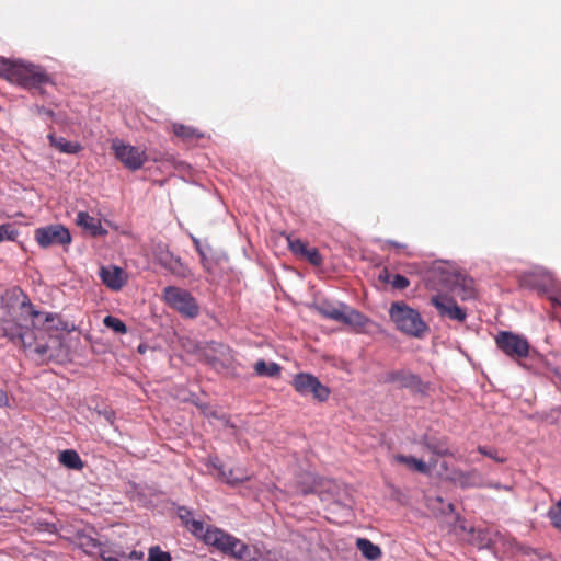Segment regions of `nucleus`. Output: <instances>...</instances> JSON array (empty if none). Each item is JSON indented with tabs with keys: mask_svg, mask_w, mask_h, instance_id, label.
Wrapping results in <instances>:
<instances>
[{
	"mask_svg": "<svg viewBox=\"0 0 561 561\" xmlns=\"http://www.w3.org/2000/svg\"><path fill=\"white\" fill-rule=\"evenodd\" d=\"M340 322L353 328H364L368 323V319L362 312L345 307Z\"/></svg>",
	"mask_w": 561,
	"mask_h": 561,
	"instance_id": "nucleus-21",
	"label": "nucleus"
},
{
	"mask_svg": "<svg viewBox=\"0 0 561 561\" xmlns=\"http://www.w3.org/2000/svg\"><path fill=\"white\" fill-rule=\"evenodd\" d=\"M301 259H305L313 266H320L323 263V257L317 248H309L306 250Z\"/></svg>",
	"mask_w": 561,
	"mask_h": 561,
	"instance_id": "nucleus-36",
	"label": "nucleus"
},
{
	"mask_svg": "<svg viewBox=\"0 0 561 561\" xmlns=\"http://www.w3.org/2000/svg\"><path fill=\"white\" fill-rule=\"evenodd\" d=\"M164 302L182 317L195 319L199 314V305L186 289L178 286H167L162 291Z\"/></svg>",
	"mask_w": 561,
	"mask_h": 561,
	"instance_id": "nucleus-6",
	"label": "nucleus"
},
{
	"mask_svg": "<svg viewBox=\"0 0 561 561\" xmlns=\"http://www.w3.org/2000/svg\"><path fill=\"white\" fill-rule=\"evenodd\" d=\"M193 243H194L195 249H196V251L198 252V254L204 253V250L202 249V245H201V242H199V240H198V239L194 238V239H193Z\"/></svg>",
	"mask_w": 561,
	"mask_h": 561,
	"instance_id": "nucleus-45",
	"label": "nucleus"
},
{
	"mask_svg": "<svg viewBox=\"0 0 561 561\" xmlns=\"http://www.w3.org/2000/svg\"><path fill=\"white\" fill-rule=\"evenodd\" d=\"M528 278H531V275H528V277H525V282H527Z\"/></svg>",
	"mask_w": 561,
	"mask_h": 561,
	"instance_id": "nucleus-46",
	"label": "nucleus"
},
{
	"mask_svg": "<svg viewBox=\"0 0 561 561\" xmlns=\"http://www.w3.org/2000/svg\"><path fill=\"white\" fill-rule=\"evenodd\" d=\"M548 517L551 525L561 533V499L550 506Z\"/></svg>",
	"mask_w": 561,
	"mask_h": 561,
	"instance_id": "nucleus-31",
	"label": "nucleus"
},
{
	"mask_svg": "<svg viewBox=\"0 0 561 561\" xmlns=\"http://www.w3.org/2000/svg\"><path fill=\"white\" fill-rule=\"evenodd\" d=\"M76 222L78 226L89 231L92 236H103L107 231L102 227L101 220L90 216L87 211H79Z\"/></svg>",
	"mask_w": 561,
	"mask_h": 561,
	"instance_id": "nucleus-16",
	"label": "nucleus"
},
{
	"mask_svg": "<svg viewBox=\"0 0 561 561\" xmlns=\"http://www.w3.org/2000/svg\"><path fill=\"white\" fill-rule=\"evenodd\" d=\"M431 305L436 308L442 318H447L457 322H465L467 319L466 309L458 306L454 298L446 295H434L431 298Z\"/></svg>",
	"mask_w": 561,
	"mask_h": 561,
	"instance_id": "nucleus-11",
	"label": "nucleus"
},
{
	"mask_svg": "<svg viewBox=\"0 0 561 561\" xmlns=\"http://www.w3.org/2000/svg\"><path fill=\"white\" fill-rule=\"evenodd\" d=\"M495 344L506 356L512 359H522L528 356L530 345L528 341L510 331H501L495 336Z\"/></svg>",
	"mask_w": 561,
	"mask_h": 561,
	"instance_id": "nucleus-7",
	"label": "nucleus"
},
{
	"mask_svg": "<svg viewBox=\"0 0 561 561\" xmlns=\"http://www.w3.org/2000/svg\"><path fill=\"white\" fill-rule=\"evenodd\" d=\"M115 158L119 160L125 168L136 171L144 167L147 161L145 150L138 147L126 145L121 140H114L112 144Z\"/></svg>",
	"mask_w": 561,
	"mask_h": 561,
	"instance_id": "nucleus-10",
	"label": "nucleus"
},
{
	"mask_svg": "<svg viewBox=\"0 0 561 561\" xmlns=\"http://www.w3.org/2000/svg\"><path fill=\"white\" fill-rule=\"evenodd\" d=\"M454 480L461 488H481L483 485L482 476L477 469L456 472Z\"/></svg>",
	"mask_w": 561,
	"mask_h": 561,
	"instance_id": "nucleus-18",
	"label": "nucleus"
},
{
	"mask_svg": "<svg viewBox=\"0 0 561 561\" xmlns=\"http://www.w3.org/2000/svg\"><path fill=\"white\" fill-rule=\"evenodd\" d=\"M424 446L434 455L445 457L454 456V453L449 449L446 438H436L425 436L423 439Z\"/></svg>",
	"mask_w": 561,
	"mask_h": 561,
	"instance_id": "nucleus-19",
	"label": "nucleus"
},
{
	"mask_svg": "<svg viewBox=\"0 0 561 561\" xmlns=\"http://www.w3.org/2000/svg\"><path fill=\"white\" fill-rule=\"evenodd\" d=\"M148 561H171L169 552L163 551L159 546L149 548Z\"/></svg>",
	"mask_w": 561,
	"mask_h": 561,
	"instance_id": "nucleus-34",
	"label": "nucleus"
},
{
	"mask_svg": "<svg viewBox=\"0 0 561 561\" xmlns=\"http://www.w3.org/2000/svg\"><path fill=\"white\" fill-rule=\"evenodd\" d=\"M8 402L7 392L0 389V408L5 405Z\"/></svg>",
	"mask_w": 561,
	"mask_h": 561,
	"instance_id": "nucleus-42",
	"label": "nucleus"
},
{
	"mask_svg": "<svg viewBox=\"0 0 561 561\" xmlns=\"http://www.w3.org/2000/svg\"><path fill=\"white\" fill-rule=\"evenodd\" d=\"M19 236L18 230L11 224L0 226V242L14 241Z\"/></svg>",
	"mask_w": 561,
	"mask_h": 561,
	"instance_id": "nucleus-35",
	"label": "nucleus"
},
{
	"mask_svg": "<svg viewBox=\"0 0 561 561\" xmlns=\"http://www.w3.org/2000/svg\"><path fill=\"white\" fill-rule=\"evenodd\" d=\"M356 547L367 560L374 561L381 556V549L369 539L358 538Z\"/></svg>",
	"mask_w": 561,
	"mask_h": 561,
	"instance_id": "nucleus-24",
	"label": "nucleus"
},
{
	"mask_svg": "<svg viewBox=\"0 0 561 561\" xmlns=\"http://www.w3.org/2000/svg\"><path fill=\"white\" fill-rule=\"evenodd\" d=\"M220 476L222 480L230 484V485H237L239 483H242L247 480H249V476L247 474H234V471L232 469H229L228 471L221 469Z\"/></svg>",
	"mask_w": 561,
	"mask_h": 561,
	"instance_id": "nucleus-32",
	"label": "nucleus"
},
{
	"mask_svg": "<svg viewBox=\"0 0 561 561\" xmlns=\"http://www.w3.org/2000/svg\"><path fill=\"white\" fill-rule=\"evenodd\" d=\"M528 278H531V275H528V277H525V282H527Z\"/></svg>",
	"mask_w": 561,
	"mask_h": 561,
	"instance_id": "nucleus-47",
	"label": "nucleus"
},
{
	"mask_svg": "<svg viewBox=\"0 0 561 561\" xmlns=\"http://www.w3.org/2000/svg\"><path fill=\"white\" fill-rule=\"evenodd\" d=\"M179 517L194 536L199 537L202 535L204 530V524L201 520L193 519L192 512L190 510L180 507Z\"/></svg>",
	"mask_w": 561,
	"mask_h": 561,
	"instance_id": "nucleus-22",
	"label": "nucleus"
},
{
	"mask_svg": "<svg viewBox=\"0 0 561 561\" xmlns=\"http://www.w3.org/2000/svg\"><path fill=\"white\" fill-rule=\"evenodd\" d=\"M103 323L107 329L113 330L115 333L125 334L127 332L126 324L118 318L113 316H106L103 319Z\"/></svg>",
	"mask_w": 561,
	"mask_h": 561,
	"instance_id": "nucleus-30",
	"label": "nucleus"
},
{
	"mask_svg": "<svg viewBox=\"0 0 561 561\" xmlns=\"http://www.w3.org/2000/svg\"><path fill=\"white\" fill-rule=\"evenodd\" d=\"M345 307L346 306L344 305L333 306L330 304H323L319 307V310L324 317L340 322Z\"/></svg>",
	"mask_w": 561,
	"mask_h": 561,
	"instance_id": "nucleus-28",
	"label": "nucleus"
},
{
	"mask_svg": "<svg viewBox=\"0 0 561 561\" xmlns=\"http://www.w3.org/2000/svg\"><path fill=\"white\" fill-rule=\"evenodd\" d=\"M51 145L57 148L60 152L64 153H77L81 150V146L78 142L68 141L67 139L60 137L58 139H54L50 137Z\"/></svg>",
	"mask_w": 561,
	"mask_h": 561,
	"instance_id": "nucleus-27",
	"label": "nucleus"
},
{
	"mask_svg": "<svg viewBox=\"0 0 561 561\" xmlns=\"http://www.w3.org/2000/svg\"><path fill=\"white\" fill-rule=\"evenodd\" d=\"M433 274L443 287L451 290L461 300L473 299L477 296L474 280L470 276L456 271L451 266H437Z\"/></svg>",
	"mask_w": 561,
	"mask_h": 561,
	"instance_id": "nucleus-5",
	"label": "nucleus"
},
{
	"mask_svg": "<svg viewBox=\"0 0 561 561\" xmlns=\"http://www.w3.org/2000/svg\"><path fill=\"white\" fill-rule=\"evenodd\" d=\"M291 385L299 394H311L320 402L327 401L330 396L329 388L322 385L320 380L311 374L299 373L295 375Z\"/></svg>",
	"mask_w": 561,
	"mask_h": 561,
	"instance_id": "nucleus-8",
	"label": "nucleus"
},
{
	"mask_svg": "<svg viewBox=\"0 0 561 561\" xmlns=\"http://www.w3.org/2000/svg\"><path fill=\"white\" fill-rule=\"evenodd\" d=\"M124 557H125V559L127 561H142L144 560V552L142 551L133 550L129 553H126L124 551Z\"/></svg>",
	"mask_w": 561,
	"mask_h": 561,
	"instance_id": "nucleus-40",
	"label": "nucleus"
},
{
	"mask_svg": "<svg viewBox=\"0 0 561 561\" xmlns=\"http://www.w3.org/2000/svg\"><path fill=\"white\" fill-rule=\"evenodd\" d=\"M253 368H254L255 375L259 377L274 378V377H278L282 371L280 365H278L275 362L267 363L264 359H259L254 364Z\"/></svg>",
	"mask_w": 561,
	"mask_h": 561,
	"instance_id": "nucleus-20",
	"label": "nucleus"
},
{
	"mask_svg": "<svg viewBox=\"0 0 561 561\" xmlns=\"http://www.w3.org/2000/svg\"><path fill=\"white\" fill-rule=\"evenodd\" d=\"M0 78L39 93H43V85L51 83L50 76L41 66L5 57H0Z\"/></svg>",
	"mask_w": 561,
	"mask_h": 561,
	"instance_id": "nucleus-2",
	"label": "nucleus"
},
{
	"mask_svg": "<svg viewBox=\"0 0 561 561\" xmlns=\"http://www.w3.org/2000/svg\"><path fill=\"white\" fill-rule=\"evenodd\" d=\"M156 259L163 268L179 278H188L192 276L191 268L180 256L174 255L168 249H159L156 253Z\"/></svg>",
	"mask_w": 561,
	"mask_h": 561,
	"instance_id": "nucleus-12",
	"label": "nucleus"
},
{
	"mask_svg": "<svg viewBox=\"0 0 561 561\" xmlns=\"http://www.w3.org/2000/svg\"><path fill=\"white\" fill-rule=\"evenodd\" d=\"M470 534V542L477 546L479 549L490 548L495 545L499 539L502 538L500 533L488 528H472Z\"/></svg>",
	"mask_w": 561,
	"mask_h": 561,
	"instance_id": "nucleus-15",
	"label": "nucleus"
},
{
	"mask_svg": "<svg viewBox=\"0 0 561 561\" xmlns=\"http://www.w3.org/2000/svg\"><path fill=\"white\" fill-rule=\"evenodd\" d=\"M199 256H201V264L203 265V267H204L206 271H209L208 259H207V256H206L205 252H204V253H202V254H199Z\"/></svg>",
	"mask_w": 561,
	"mask_h": 561,
	"instance_id": "nucleus-41",
	"label": "nucleus"
},
{
	"mask_svg": "<svg viewBox=\"0 0 561 561\" xmlns=\"http://www.w3.org/2000/svg\"><path fill=\"white\" fill-rule=\"evenodd\" d=\"M102 283L112 290H121L127 283V273L116 265L102 266L99 271Z\"/></svg>",
	"mask_w": 561,
	"mask_h": 561,
	"instance_id": "nucleus-14",
	"label": "nucleus"
},
{
	"mask_svg": "<svg viewBox=\"0 0 561 561\" xmlns=\"http://www.w3.org/2000/svg\"><path fill=\"white\" fill-rule=\"evenodd\" d=\"M22 313L31 319L33 328L22 325L11 319H0V337H7L19 345L38 363H46L57 357V348L61 347V341L57 336L47 335L45 323L53 322L55 314L35 310L27 296L21 302Z\"/></svg>",
	"mask_w": 561,
	"mask_h": 561,
	"instance_id": "nucleus-1",
	"label": "nucleus"
},
{
	"mask_svg": "<svg viewBox=\"0 0 561 561\" xmlns=\"http://www.w3.org/2000/svg\"><path fill=\"white\" fill-rule=\"evenodd\" d=\"M288 248L293 254L298 257H302L306 250L308 249V243L300 240L299 238H295L293 236H287Z\"/></svg>",
	"mask_w": 561,
	"mask_h": 561,
	"instance_id": "nucleus-29",
	"label": "nucleus"
},
{
	"mask_svg": "<svg viewBox=\"0 0 561 561\" xmlns=\"http://www.w3.org/2000/svg\"><path fill=\"white\" fill-rule=\"evenodd\" d=\"M59 462L68 469L81 470L84 467L79 454L73 449H66L59 454Z\"/></svg>",
	"mask_w": 561,
	"mask_h": 561,
	"instance_id": "nucleus-23",
	"label": "nucleus"
},
{
	"mask_svg": "<svg viewBox=\"0 0 561 561\" xmlns=\"http://www.w3.org/2000/svg\"><path fill=\"white\" fill-rule=\"evenodd\" d=\"M199 537L207 546H211L239 561H250L252 559L251 549L248 545L220 528L209 526L203 530Z\"/></svg>",
	"mask_w": 561,
	"mask_h": 561,
	"instance_id": "nucleus-3",
	"label": "nucleus"
},
{
	"mask_svg": "<svg viewBox=\"0 0 561 561\" xmlns=\"http://www.w3.org/2000/svg\"><path fill=\"white\" fill-rule=\"evenodd\" d=\"M478 451L483 455V456H486L493 460H495L496 462H500V463H503L505 462V458L503 457H499L497 456V451L495 449H492V448H488L486 446H479L478 447Z\"/></svg>",
	"mask_w": 561,
	"mask_h": 561,
	"instance_id": "nucleus-38",
	"label": "nucleus"
},
{
	"mask_svg": "<svg viewBox=\"0 0 561 561\" xmlns=\"http://www.w3.org/2000/svg\"><path fill=\"white\" fill-rule=\"evenodd\" d=\"M385 382L397 383L400 388L409 389L415 393H422L426 388L425 383L417 375L405 369L388 373L385 377Z\"/></svg>",
	"mask_w": 561,
	"mask_h": 561,
	"instance_id": "nucleus-13",
	"label": "nucleus"
},
{
	"mask_svg": "<svg viewBox=\"0 0 561 561\" xmlns=\"http://www.w3.org/2000/svg\"><path fill=\"white\" fill-rule=\"evenodd\" d=\"M98 554L103 561H127L122 547L116 545H103L99 548Z\"/></svg>",
	"mask_w": 561,
	"mask_h": 561,
	"instance_id": "nucleus-25",
	"label": "nucleus"
},
{
	"mask_svg": "<svg viewBox=\"0 0 561 561\" xmlns=\"http://www.w3.org/2000/svg\"><path fill=\"white\" fill-rule=\"evenodd\" d=\"M172 128L174 135L185 141H191L203 137V134L192 126L175 123L173 124Z\"/></svg>",
	"mask_w": 561,
	"mask_h": 561,
	"instance_id": "nucleus-26",
	"label": "nucleus"
},
{
	"mask_svg": "<svg viewBox=\"0 0 561 561\" xmlns=\"http://www.w3.org/2000/svg\"><path fill=\"white\" fill-rule=\"evenodd\" d=\"M552 308L561 307V299L554 296L549 297Z\"/></svg>",
	"mask_w": 561,
	"mask_h": 561,
	"instance_id": "nucleus-43",
	"label": "nucleus"
},
{
	"mask_svg": "<svg viewBox=\"0 0 561 561\" xmlns=\"http://www.w3.org/2000/svg\"><path fill=\"white\" fill-rule=\"evenodd\" d=\"M394 461L398 463L405 465L408 468H410L413 471L427 474L431 472V467H435L437 463L436 459L431 460V463H425L422 459H417L412 456H404V455H396L393 457Z\"/></svg>",
	"mask_w": 561,
	"mask_h": 561,
	"instance_id": "nucleus-17",
	"label": "nucleus"
},
{
	"mask_svg": "<svg viewBox=\"0 0 561 561\" xmlns=\"http://www.w3.org/2000/svg\"><path fill=\"white\" fill-rule=\"evenodd\" d=\"M388 244L392 248H396V249H400V250H404L407 249V245L405 244H401L399 242H396V241H388Z\"/></svg>",
	"mask_w": 561,
	"mask_h": 561,
	"instance_id": "nucleus-44",
	"label": "nucleus"
},
{
	"mask_svg": "<svg viewBox=\"0 0 561 561\" xmlns=\"http://www.w3.org/2000/svg\"><path fill=\"white\" fill-rule=\"evenodd\" d=\"M390 284L393 289L403 290L407 287H409L410 280L403 275L396 274V275H393Z\"/></svg>",
	"mask_w": 561,
	"mask_h": 561,
	"instance_id": "nucleus-37",
	"label": "nucleus"
},
{
	"mask_svg": "<svg viewBox=\"0 0 561 561\" xmlns=\"http://www.w3.org/2000/svg\"><path fill=\"white\" fill-rule=\"evenodd\" d=\"M34 238L43 249H47L53 245H68L71 242V234L62 225L39 227L35 229Z\"/></svg>",
	"mask_w": 561,
	"mask_h": 561,
	"instance_id": "nucleus-9",
	"label": "nucleus"
},
{
	"mask_svg": "<svg viewBox=\"0 0 561 561\" xmlns=\"http://www.w3.org/2000/svg\"><path fill=\"white\" fill-rule=\"evenodd\" d=\"M80 546L84 549V551L88 554H96L102 543L92 537L82 536L80 538Z\"/></svg>",
	"mask_w": 561,
	"mask_h": 561,
	"instance_id": "nucleus-33",
	"label": "nucleus"
},
{
	"mask_svg": "<svg viewBox=\"0 0 561 561\" xmlns=\"http://www.w3.org/2000/svg\"><path fill=\"white\" fill-rule=\"evenodd\" d=\"M389 317L397 330L405 335L420 339L430 331L420 312L408 306L404 301L392 302L389 309Z\"/></svg>",
	"mask_w": 561,
	"mask_h": 561,
	"instance_id": "nucleus-4",
	"label": "nucleus"
},
{
	"mask_svg": "<svg viewBox=\"0 0 561 561\" xmlns=\"http://www.w3.org/2000/svg\"><path fill=\"white\" fill-rule=\"evenodd\" d=\"M392 277H393V275L390 273V271L387 267H383L382 270L379 271V274H378L379 282H381L383 284H390Z\"/></svg>",
	"mask_w": 561,
	"mask_h": 561,
	"instance_id": "nucleus-39",
	"label": "nucleus"
}]
</instances>
